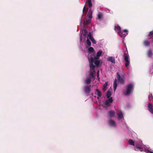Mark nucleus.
<instances>
[{"mask_svg": "<svg viewBox=\"0 0 153 153\" xmlns=\"http://www.w3.org/2000/svg\"><path fill=\"white\" fill-rule=\"evenodd\" d=\"M126 51H125L124 54V59L125 61V65L126 67L128 66L130 62L129 56L128 54V51L127 50L126 47Z\"/></svg>", "mask_w": 153, "mask_h": 153, "instance_id": "obj_1", "label": "nucleus"}, {"mask_svg": "<svg viewBox=\"0 0 153 153\" xmlns=\"http://www.w3.org/2000/svg\"><path fill=\"white\" fill-rule=\"evenodd\" d=\"M134 87L133 84L131 83L128 85L126 87V90L124 92V94L126 96L129 95Z\"/></svg>", "mask_w": 153, "mask_h": 153, "instance_id": "obj_2", "label": "nucleus"}, {"mask_svg": "<svg viewBox=\"0 0 153 153\" xmlns=\"http://www.w3.org/2000/svg\"><path fill=\"white\" fill-rule=\"evenodd\" d=\"M88 59L89 62L90 70H95V67L93 64L94 59L93 57H91L90 58L88 57Z\"/></svg>", "mask_w": 153, "mask_h": 153, "instance_id": "obj_3", "label": "nucleus"}, {"mask_svg": "<svg viewBox=\"0 0 153 153\" xmlns=\"http://www.w3.org/2000/svg\"><path fill=\"white\" fill-rule=\"evenodd\" d=\"M91 85H85L84 87V90L87 95H89L91 91Z\"/></svg>", "mask_w": 153, "mask_h": 153, "instance_id": "obj_4", "label": "nucleus"}, {"mask_svg": "<svg viewBox=\"0 0 153 153\" xmlns=\"http://www.w3.org/2000/svg\"><path fill=\"white\" fill-rule=\"evenodd\" d=\"M117 80L120 84H123L124 83V78L121 77L119 73L117 72L116 73Z\"/></svg>", "mask_w": 153, "mask_h": 153, "instance_id": "obj_5", "label": "nucleus"}, {"mask_svg": "<svg viewBox=\"0 0 153 153\" xmlns=\"http://www.w3.org/2000/svg\"><path fill=\"white\" fill-rule=\"evenodd\" d=\"M102 53V51L101 50H100L97 53V56H95L94 57H93L94 59H99V57L101 55Z\"/></svg>", "mask_w": 153, "mask_h": 153, "instance_id": "obj_6", "label": "nucleus"}, {"mask_svg": "<svg viewBox=\"0 0 153 153\" xmlns=\"http://www.w3.org/2000/svg\"><path fill=\"white\" fill-rule=\"evenodd\" d=\"M148 107L149 111L152 114L153 112V104L151 103H149Z\"/></svg>", "mask_w": 153, "mask_h": 153, "instance_id": "obj_7", "label": "nucleus"}, {"mask_svg": "<svg viewBox=\"0 0 153 153\" xmlns=\"http://www.w3.org/2000/svg\"><path fill=\"white\" fill-rule=\"evenodd\" d=\"M108 114L110 117H112L114 116L115 112L114 111L111 110L107 112Z\"/></svg>", "mask_w": 153, "mask_h": 153, "instance_id": "obj_8", "label": "nucleus"}, {"mask_svg": "<svg viewBox=\"0 0 153 153\" xmlns=\"http://www.w3.org/2000/svg\"><path fill=\"white\" fill-rule=\"evenodd\" d=\"M143 44L146 47H149L150 45V42L147 39L144 40L143 42Z\"/></svg>", "mask_w": 153, "mask_h": 153, "instance_id": "obj_9", "label": "nucleus"}, {"mask_svg": "<svg viewBox=\"0 0 153 153\" xmlns=\"http://www.w3.org/2000/svg\"><path fill=\"white\" fill-rule=\"evenodd\" d=\"M95 94H97L98 96L97 97V99H99V98L101 97L102 96L101 92L98 89H96L95 90Z\"/></svg>", "mask_w": 153, "mask_h": 153, "instance_id": "obj_10", "label": "nucleus"}, {"mask_svg": "<svg viewBox=\"0 0 153 153\" xmlns=\"http://www.w3.org/2000/svg\"><path fill=\"white\" fill-rule=\"evenodd\" d=\"M107 60L113 63H115V59L114 57L112 56L108 57L107 58Z\"/></svg>", "mask_w": 153, "mask_h": 153, "instance_id": "obj_11", "label": "nucleus"}, {"mask_svg": "<svg viewBox=\"0 0 153 153\" xmlns=\"http://www.w3.org/2000/svg\"><path fill=\"white\" fill-rule=\"evenodd\" d=\"M134 150L135 151H138V150H139L140 151H142L143 150V148L137 144L135 145Z\"/></svg>", "mask_w": 153, "mask_h": 153, "instance_id": "obj_12", "label": "nucleus"}, {"mask_svg": "<svg viewBox=\"0 0 153 153\" xmlns=\"http://www.w3.org/2000/svg\"><path fill=\"white\" fill-rule=\"evenodd\" d=\"M108 124L109 125L112 126H115L116 123L114 121L112 120H111L108 121Z\"/></svg>", "mask_w": 153, "mask_h": 153, "instance_id": "obj_13", "label": "nucleus"}, {"mask_svg": "<svg viewBox=\"0 0 153 153\" xmlns=\"http://www.w3.org/2000/svg\"><path fill=\"white\" fill-rule=\"evenodd\" d=\"M91 78L89 77H87L85 80V82L86 85H89L91 83Z\"/></svg>", "mask_w": 153, "mask_h": 153, "instance_id": "obj_14", "label": "nucleus"}, {"mask_svg": "<svg viewBox=\"0 0 153 153\" xmlns=\"http://www.w3.org/2000/svg\"><path fill=\"white\" fill-rule=\"evenodd\" d=\"M147 55L148 57H152L153 55L152 51L150 49L147 52Z\"/></svg>", "mask_w": 153, "mask_h": 153, "instance_id": "obj_15", "label": "nucleus"}, {"mask_svg": "<svg viewBox=\"0 0 153 153\" xmlns=\"http://www.w3.org/2000/svg\"><path fill=\"white\" fill-rule=\"evenodd\" d=\"M92 11L91 9H90L89 12L87 14V16L89 19H91L92 18Z\"/></svg>", "mask_w": 153, "mask_h": 153, "instance_id": "obj_16", "label": "nucleus"}, {"mask_svg": "<svg viewBox=\"0 0 153 153\" xmlns=\"http://www.w3.org/2000/svg\"><path fill=\"white\" fill-rule=\"evenodd\" d=\"M117 87V79H115L114 82V86L113 88L114 91L116 90Z\"/></svg>", "mask_w": 153, "mask_h": 153, "instance_id": "obj_17", "label": "nucleus"}, {"mask_svg": "<svg viewBox=\"0 0 153 153\" xmlns=\"http://www.w3.org/2000/svg\"><path fill=\"white\" fill-rule=\"evenodd\" d=\"M118 116V118L120 120L122 119L123 117V114L121 111H120L117 114Z\"/></svg>", "mask_w": 153, "mask_h": 153, "instance_id": "obj_18", "label": "nucleus"}, {"mask_svg": "<svg viewBox=\"0 0 153 153\" xmlns=\"http://www.w3.org/2000/svg\"><path fill=\"white\" fill-rule=\"evenodd\" d=\"M86 3L89 7H91L92 6V4L91 0H87Z\"/></svg>", "mask_w": 153, "mask_h": 153, "instance_id": "obj_19", "label": "nucleus"}, {"mask_svg": "<svg viewBox=\"0 0 153 153\" xmlns=\"http://www.w3.org/2000/svg\"><path fill=\"white\" fill-rule=\"evenodd\" d=\"M94 62L96 67H98L99 66L100 64V61L99 59H95Z\"/></svg>", "mask_w": 153, "mask_h": 153, "instance_id": "obj_20", "label": "nucleus"}, {"mask_svg": "<svg viewBox=\"0 0 153 153\" xmlns=\"http://www.w3.org/2000/svg\"><path fill=\"white\" fill-rule=\"evenodd\" d=\"M97 16L98 19H102L103 17V14L102 13L99 12L98 13Z\"/></svg>", "mask_w": 153, "mask_h": 153, "instance_id": "obj_21", "label": "nucleus"}, {"mask_svg": "<svg viewBox=\"0 0 153 153\" xmlns=\"http://www.w3.org/2000/svg\"><path fill=\"white\" fill-rule=\"evenodd\" d=\"M116 29L117 30L119 33L122 31L121 30V27L118 25L115 26V29L116 30Z\"/></svg>", "mask_w": 153, "mask_h": 153, "instance_id": "obj_22", "label": "nucleus"}, {"mask_svg": "<svg viewBox=\"0 0 153 153\" xmlns=\"http://www.w3.org/2000/svg\"><path fill=\"white\" fill-rule=\"evenodd\" d=\"M128 143L130 145H132L133 146H134V142L131 139H130L128 140Z\"/></svg>", "mask_w": 153, "mask_h": 153, "instance_id": "obj_23", "label": "nucleus"}, {"mask_svg": "<svg viewBox=\"0 0 153 153\" xmlns=\"http://www.w3.org/2000/svg\"><path fill=\"white\" fill-rule=\"evenodd\" d=\"M119 35L122 38H124L127 35L126 34H123V32L122 31L119 33Z\"/></svg>", "mask_w": 153, "mask_h": 153, "instance_id": "obj_24", "label": "nucleus"}, {"mask_svg": "<svg viewBox=\"0 0 153 153\" xmlns=\"http://www.w3.org/2000/svg\"><path fill=\"white\" fill-rule=\"evenodd\" d=\"M88 52H92L94 51V49L92 47H90L88 49Z\"/></svg>", "mask_w": 153, "mask_h": 153, "instance_id": "obj_25", "label": "nucleus"}, {"mask_svg": "<svg viewBox=\"0 0 153 153\" xmlns=\"http://www.w3.org/2000/svg\"><path fill=\"white\" fill-rule=\"evenodd\" d=\"M111 92L109 91H108L107 92V93L106 94V97L108 98H109L110 97V96H111Z\"/></svg>", "mask_w": 153, "mask_h": 153, "instance_id": "obj_26", "label": "nucleus"}, {"mask_svg": "<svg viewBox=\"0 0 153 153\" xmlns=\"http://www.w3.org/2000/svg\"><path fill=\"white\" fill-rule=\"evenodd\" d=\"M86 44L88 45L89 47H90L91 46V42L89 39H87L86 40Z\"/></svg>", "mask_w": 153, "mask_h": 153, "instance_id": "obj_27", "label": "nucleus"}, {"mask_svg": "<svg viewBox=\"0 0 153 153\" xmlns=\"http://www.w3.org/2000/svg\"><path fill=\"white\" fill-rule=\"evenodd\" d=\"M104 103H105V105L107 106H109L110 105V103L108 101H107V100H106L105 101Z\"/></svg>", "mask_w": 153, "mask_h": 153, "instance_id": "obj_28", "label": "nucleus"}, {"mask_svg": "<svg viewBox=\"0 0 153 153\" xmlns=\"http://www.w3.org/2000/svg\"><path fill=\"white\" fill-rule=\"evenodd\" d=\"M148 98H149V100L150 101L153 98V96H152V94H150L149 95Z\"/></svg>", "mask_w": 153, "mask_h": 153, "instance_id": "obj_29", "label": "nucleus"}, {"mask_svg": "<svg viewBox=\"0 0 153 153\" xmlns=\"http://www.w3.org/2000/svg\"><path fill=\"white\" fill-rule=\"evenodd\" d=\"M148 36L151 37V38L153 37V30L150 32Z\"/></svg>", "mask_w": 153, "mask_h": 153, "instance_id": "obj_30", "label": "nucleus"}, {"mask_svg": "<svg viewBox=\"0 0 153 153\" xmlns=\"http://www.w3.org/2000/svg\"><path fill=\"white\" fill-rule=\"evenodd\" d=\"M88 38H89L90 39V38H92L93 37L92 36V35L91 34V33L89 32L88 34L87 37Z\"/></svg>", "mask_w": 153, "mask_h": 153, "instance_id": "obj_31", "label": "nucleus"}, {"mask_svg": "<svg viewBox=\"0 0 153 153\" xmlns=\"http://www.w3.org/2000/svg\"><path fill=\"white\" fill-rule=\"evenodd\" d=\"M90 39L91 40V41L93 43L95 44L96 43V40L94 39V38H93V37L91 38V39L90 38Z\"/></svg>", "mask_w": 153, "mask_h": 153, "instance_id": "obj_32", "label": "nucleus"}, {"mask_svg": "<svg viewBox=\"0 0 153 153\" xmlns=\"http://www.w3.org/2000/svg\"><path fill=\"white\" fill-rule=\"evenodd\" d=\"M106 100L108 101L110 103H111L113 102V99L111 97H109L108 100Z\"/></svg>", "mask_w": 153, "mask_h": 153, "instance_id": "obj_33", "label": "nucleus"}, {"mask_svg": "<svg viewBox=\"0 0 153 153\" xmlns=\"http://www.w3.org/2000/svg\"><path fill=\"white\" fill-rule=\"evenodd\" d=\"M90 74H93L94 75L95 74L96 72L95 70H90Z\"/></svg>", "mask_w": 153, "mask_h": 153, "instance_id": "obj_34", "label": "nucleus"}, {"mask_svg": "<svg viewBox=\"0 0 153 153\" xmlns=\"http://www.w3.org/2000/svg\"><path fill=\"white\" fill-rule=\"evenodd\" d=\"M89 77L90 78H95V76L93 74H89V77Z\"/></svg>", "mask_w": 153, "mask_h": 153, "instance_id": "obj_35", "label": "nucleus"}, {"mask_svg": "<svg viewBox=\"0 0 153 153\" xmlns=\"http://www.w3.org/2000/svg\"><path fill=\"white\" fill-rule=\"evenodd\" d=\"M91 23V21L90 20H86V23L87 25H88Z\"/></svg>", "mask_w": 153, "mask_h": 153, "instance_id": "obj_36", "label": "nucleus"}, {"mask_svg": "<svg viewBox=\"0 0 153 153\" xmlns=\"http://www.w3.org/2000/svg\"><path fill=\"white\" fill-rule=\"evenodd\" d=\"M88 9H86L85 6H84L83 8V13L85 11H87V10H88Z\"/></svg>", "mask_w": 153, "mask_h": 153, "instance_id": "obj_37", "label": "nucleus"}, {"mask_svg": "<svg viewBox=\"0 0 153 153\" xmlns=\"http://www.w3.org/2000/svg\"><path fill=\"white\" fill-rule=\"evenodd\" d=\"M108 82H105L103 85V86L104 88H106L108 85Z\"/></svg>", "mask_w": 153, "mask_h": 153, "instance_id": "obj_38", "label": "nucleus"}, {"mask_svg": "<svg viewBox=\"0 0 153 153\" xmlns=\"http://www.w3.org/2000/svg\"><path fill=\"white\" fill-rule=\"evenodd\" d=\"M123 32L126 33V34L127 35L128 34V31L127 30H124Z\"/></svg>", "mask_w": 153, "mask_h": 153, "instance_id": "obj_39", "label": "nucleus"}, {"mask_svg": "<svg viewBox=\"0 0 153 153\" xmlns=\"http://www.w3.org/2000/svg\"><path fill=\"white\" fill-rule=\"evenodd\" d=\"M147 153H153V152H151L149 150H148V151H147Z\"/></svg>", "mask_w": 153, "mask_h": 153, "instance_id": "obj_40", "label": "nucleus"}, {"mask_svg": "<svg viewBox=\"0 0 153 153\" xmlns=\"http://www.w3.org/2000/svg\"><path fill=\"white\" fill-rule=\"evenodd\" d=\"M99 73V71H98L97 72V75H98V73Z\"/></svg>", "mask_w": 153, "mask_h": 153, "instance_id": "obj_41", "label": "nucleus"}, {"mask_svg": "<svg viewBox=\"0 0 153 153\" xmlns=\"http://www.w3.org/2000/svg\"><path fill=\"white\" fill-rule=\"evenodd\" d=\"M152 114H153V113H152Z\"/></svg>", "mask_w": 153, "mask_h": 153, "instance_id": "obj_42", "label": "nucleus"}]
</instances>
